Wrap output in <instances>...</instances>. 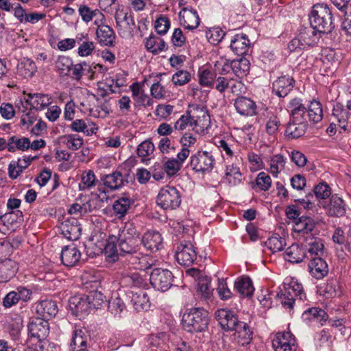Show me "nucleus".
<instances>
[{
    "label": "nucleus",
    "mask_w": 351,
    "mask_h": 351,
    "mask_svg": "<svg viewBox=\"0 0 351 351\" xmlns=\"http://www.w3.org/2000/svg\"><path fill=\"white\" fill-rule=\"evenodd\" d=\"M209 322L207 311L201 308H191L183 314L182 325L189 332H201L207 329Z\"/></svg>",
    "instance_id": "1"
},
{
    "label": "nucleus",
    "mask_w": 351,
    "mask_h": 351,
    "mask_svg": "<svg viewBox=\"0 0 351 351\" xmlns=\"http://www.w3.org/2000/svg\"><path fill=\"white\" fill-rule=\"evenodd\" d=\"M310 24L321 34L330 33L335 28L330 8L324 3L313 6L309 15Z\"/></svg>",
    "instance_id": "2"
},
{
    "label": "nucleus",
    "mask_w": 351,
    "mask_h": 351,
    "mask_svg": "<svg viewBox=\"0 0 351 351\" xmlns=\"http://www.w3.org/2000/svg\"><path fill=\"white\" fill-rule=\"evenodd\" d=\"M278 297L283 306L289 310L293 308L294 304H300L306 299L302 285L294 280L285 287L283 292L278 293Z\"/></svg>",
    "instance_id": "3"
},
{
    "label": "nucleus",
    "mask_w": 351,
    "mask_h": 351,
    "mask_svg": "<svg viewBox=\"0 0 351 351\" xmlns=\"http://www.w3.org/2000/svg\"><path fill=\"white\" fill-rule=\"evenodd\" d=\"M156 204L164 210H174L181 204V193L176 187L166 186L160 190Z\"/></svg>",
    "instance_id": "4"
},
{
    "label": "nucleus",
    "mask_w": 351,
    "mask_h": 351,
    "mask_svg": "<svg viewBox=\"0 0 351 351\" xmlns=\"http://www.w3.org/2000/svg\"><path fill=\"white\" fill-rule=\"evenodd\" d=\"M215 157L211 152L198 151L190 158L189 166L195 172H210L214 167Z\"/></svg>",
    "instance_id": "5"
},
{
    "label": "nucleus",
    "mask_w": 351,
    "mask_h": 351,
    "mask_svg": "<svg viewBox=\"0 0 351 351\" xmlns=\"http://www.w3.org/2000/svg\"><path fill=\"white\" fill-rule=\"evenodd\" d=\"M149 281L155 289L166 291L173 285V276L169 269L156 267L150 273Z\"/></svg>",
    "instance_id": "6"
},
{
    "label": "nucleus",
    "mask_w": 351,
    "mask_h": 351,
    "mask_svg": "<svg viewBox=\"0 0 351 351\" xmlns=\"http://www.w3.org/2000/svg\"><path fill=\"white\" fill-rule=\"evenodd\" d=\"M114 18L118 34L123 38L132 36L135 23L132 15L124 10L116 11Z\"/></svg>",
    "instance_id": "7"
},
{
    "label": "nucleus",
    "mask_w": 351,
    "mask_h": 351,
    "mask_svg": "<svg viewBox=\"0 0 351 351\" xmlns=\"http://www.w3.org/2000/svg\"><path fill=\"white\" fill-rule=\"evenodd\" d=\"M272 347L275 351H295L296 340L290 332H278L272 339Z\"/></svg>",
    "instance_id": "8"
},
{
    "label": "nucleus",
    "mask_w": 351,
    "mask_h": 351,
    "mask_svg": "<svg viewBox=\"0 0 351 351\" xmlns=\"http://www.w3.org/2000/svg\"><path fill=\"white\" fill-rule=\"evenodd\" d=\"M28 330L31 336L36 338L40 344L41 342L47 341L45 339L49 334V322L41 317H33L29 322Z\"/></svg>",
    "instance_id": "9"
},
{
    "label": "nucleus",
    "mask_w": 351,
    "mask_h": 351,
    "mask_svg": "<svg viewBox=\"0 0 351 351\" xmlns=\"http://www.w3.org/2000/svg\"><path fill=\"white\" fill-rule=\"evenodd\" d=\"M176 257L180 265L190 266L197 258V253L190 242L182 243L177 247Z\"/></svg>",
    "instance_id": "10"
},
{
    "label": "nucleus",
    "mask_w": 351,
    "mask_h": 351,
    "mask_svg": "<svg viewBox=\"0 0 351 351\" xmlns=\"http://www.w3.org/2000/svg\"><path fill=\"white\" fill-rule=\"evenodd\" d=\"M32 291L25 287H18L9 292L3 298V304L5 308H10L16 304L19 300L27 302L30 300Z\"/></svg>",
    "instance_id": "11"
},
{
    "label": "nucleus",
    "mask_w": 351,
    "mask_h": 351,
    "mask_svg": "<svg viewBox=\"0 0 351 351\" xmlns=\"http://www.w3.org/2000/svg\"><path fill=\"white\" fill-rule=\"evenodd\" d=\"M232 330L234 331L233 336L237 343L243 346L250 343L253 332L247 323L239 320Z\"/></svg>",
    "instance_id": "12"
},
{
    "label": "nucleus",
    "mask_w": 351,
    "mask_h": 351,
    "mask_svg": "<svg viewBox=\"0 0 351 351\" xmlns=\"http://www.w3.org/2000/svg\"><path fill=\"white\" fill-rule=\"evenodd\" d=\"M215 318L219 324L224 330H232L235 324L239 321L236 314L228 309L221 308L217 310L215 313Z\"/></svg>",
    "instance_id": "13"
},
{
    "label": "nucleus",
    "mask_w": 351,
    "mask_h": 351,
    "mask_svg": "<svg viewBox=\"0 0 351 351\" xmlns=\"http://www.w3.org/2000/svg\"><path fill=\"white\" fill-rule=\"evenodd\" d=\"M69 308L76 315H86L90 310V302L86 295H76L69 301Z\"/></svg>",
    "instance_id": "14"
},
{
    "label": "nucleus",
    "mask_w": 351,
    "mask_h": 351,
    "mask_svg": "<svg viewBox=\"0 0 351 351\" xmlns=\"http://www.w3.org/2000/svg\"><path fill=\"white\" fill-rule=\"evenodd\" d=\"M60 228L62 234L69 240L76 241L81 235L82 228L76 218L66 219L62 223Z\"/></svg>",
    "instance_id": "15"
},
{
    "label": "nucleus",
    "mask_w": 351,
    "mask_h": 351,
    "mask_svg": "<svg viewBox=\"0 0 351 351\" xmlns=\"http://www.w3.org/2000/svg\"><path fill=\"white\" fill-rule=\"evenodd\" d=\"M89 335L86 329L78 328L73 332L70 351H87Z\"/></svg>",
    "instance_id": "16"
},
{
    "label": "nucleus",
    "mask_w": 351,
    "mask_h": 351,
    "mask_svg": "<svg viewBox=\"0 0 351 351\" xmlns=\"http://www.w3.org/2000/svg\"><path fill=\"white\" fill-rule=\"evenodd\" d=\"M141 244L147 250L155 252L162 247V238L158 232L148 231L141 239Z\"/></svg>",
    "instance_id": "17"
},
{
    "label": "nucleus",
    "mask_w": 351,
    "mask_h": 351,
    "mask_svg": "<svg viewBox=\"0 0 351 351\" xmlns=\"http://www.w3.org/2000/svg\"><path fill=\"white\" fill-rule=\"evenodd\" d=\"M80 257L81 253L73 243L66 245L62 249V263L66 267L75 266L79 262Z\"/></svg>",
    "instance_id": "18"
},
{
    "label": "nucleus",
    "mask_w": 351,
    "mask_h": 351,
    "mask_svg": "<svg viewBox=\"0 0 351 351\" xmlns=\"http://www.w3.org/2000/svg\"><path fill=\"white\" fill-rule=\"evenodd\" d=\"M52 102L50 95L43 93H29L25 98V103L36 110H42Z\"/></svg>",
    "instance_id": "19"
},
{
    "label": "nucleus",
    "mask_w": 351,
    "mask_h": 351,
    "mask_svg": "<svg viewBox=\"0 0 351 351\" xmlns=\"http://www.w3.org/2000/svg\"><path fill=\"white\" fill-rule=\"evenodd\" d=\"M58 308L56 302L51 300H45L40 302L36 305L37 315L41 316L42 319L49 320L58 313Z\"/></svg>",
    "instance_id": "20"
},
{
    "label": "nucleus",
    "mask_w": 351,
    "mask_h": 351,
    "mask_svg": "<svg viewBox=\"0 0 351 351\" xmlns=\"http://www.w3.org/2000/svg\"><path fill=\"white\" fill-rule=\"evenodd\" d=\"M311 276L317 279H322L328 273V264L320 257H312L308 265Z\"/></svg>",
    "instance_id": "21"
},
{
    "label": "nucleus",
    "mask_w": 351,
    "mask_h": 351,
    "mask_svg": "<svg viewBox=\"0 0 351 351\" xmlns=\"http://www.w3.org/2000/svg\"><path fill=\"white\" fill-rule=\"evenodd\" d=\"M199 18L195 10L184 8L180 12V23L187 29H195L199 25Z\"/></svg>",
    "instance_id": "22"
},
{
    "label": "nucleus",
    "mask_w": 351,
    "mask_h": 351,
    "mask_svg": "<svg viewBox=\"0 0 351 351\" xmlns=\"http://www.w3.org/2000/svg\"><path fill=\"white\" fill-rule=\"evenodd\" d=\"M295 80L289 76L278 77L273 83V91L280 97H285L293 89Z\"/></svg>",
    "instance_id": "23"
},
{
    "label": "nucleus",
    "mask_w": 351,
    "mask_h": 351,
    "mask_svg": "<svg viewBox=\"0 0 351 351\" xmlns=\"http://www.w3.org/2000/svg\"><path fill=\"white\" fill-rule=\"evenodd\" d=\"M234 107L238 113L243 116H254L256 114V105L246 97H239L234 101Z\"/></svg>",
    "instance_id": "24"
},
{
    "label": "nucleus",
    "mask_w": 351,
    "mask_h": 351,
    "mask_svg": "<svg viewBox=\"0 0 351 351\" xmlns=\"http://www.w3.org/2000/svg\"><path fill=\"white\" fill-rule=\"evenodd\" d=\"M118 247L120 256L128 259L139 251L141 239H118Z\"/></svg>",
    "instance_id": "25"
},
{
    "label": "nucleus",
    "mask_w": 351,
    "mask_h": 351,
    "mask_svg": "<svg viewBox=\"0 0 351 351\" xmlns=\"http://www.w3.org/2000/svg\"><path fill=\"white\" fill-rule=\"evenodd\" d=\"M351 112L346 109L340 104L334 106L332 112L330 116V120H333L337 123L341 129L346 130L348 125V121L350 118Z\"/></svg>",
    "instance_id": "26"
},
{
    "label": "nucleus",
    "mask_w": 351,
    "mask_h": 351,
    "mask_svg": "<svg viewBox=\"0 0 351 351\" xmlns=\"http://www.w3.org/2000/svg\"><path fill=\"white\" fill-rule=\"evenodd\" d=\"M288 108L291 112L290 119L300 122H306L305 116L306 108L302 104L301 99L294 98L291 99L288 105Z\"/></svg>",
    "instance_id": "27"
},
{
    "label": "nucleus",
    "mask_w": 351,
    "mask_h": 351,
    "mask_svg": "<svg viewBox=\"0 0 351 351\" xmlns=\"http://www.w3.org/2000/svg\"><path fill=\"white\" fill-rule=\"evenodd\" d=\"M250 47V40L247 35L244 34H236L231 40L230 48L232 51L238 56L247 53Z\"/></svg>",
    "instance_id": "28"
},
{
    "label": "nucleus",
    "mask_w": 351,
    "mask_h": 351,
    "mask_svg": "<svg viewBox=\"0 0 351 351\" xmlns=\"http://www.w3.org/2000/svg\"><path fill=\"white\" fill-rule=\"evenodd\" d=\"M326 209L328 215L337 217L343 216L346 210L344 201L337 195H332Z\"/></svg>",
    "instance_id": "29"
},
{
    "label": "nucleus",
    "mask_w": 351,
    "mask_h": 351,
    "mask_svg": "<svg viewBox=\"0 0 351 351\" xmlns=\"http://www.w3.org/2000/svg\"><path fill=\"white\" fill-rule=\"evenodd\" d=\"M302 318L306 323L315 322L319 323L320 326H323L324 322L328 319V315L324 310L317 307H313L304 311Z\"/></svg>",
    "instance_id": "30"
},
{
    "label": "nucleus",
    "mask_w": 351,
    "mask_h": 351,
    "mask_svg": "<svg viewBox=\"0 0 351 351\" xmlns=\"http://www.w3.org/2000/svg\"><path fill=\"white\" fill-rule=\"evenodd\" d=\"M298 35L303 42V45L307 47L314 45L319 41L321 33L311 25L309 27H302Z\"/></svg>",
    "instance_id": "31"
},
{
    "label": "nucleus",
    "mask_w": 351,
    "mask_h": 351,
    "mask_svg": "<svg viewBox=\"0 0 351 351\" xmlns=\"http://www.w3.org/2000/svg\"><path fill=\"white\" fill-rule=\"evenodd\" d=\"M187 158L186 151L179 152L176 158L169 159L164 165L165 172L169 176H174L181 169L182 165Z\"/></svg>",
    "instance_id": "32"
},
{
    "label": "nucleus",
    "mask_w": 351,
    "mask_h": 351,
    "mask_svg": "<svg viewBox=\"0 0 351 351\" xmlns=\"http://www.w3.org/2000/svg\"><path fill=\"white\" fill-rule=\"evenodd\" d=\"M130 264L136 265L139 269L147 270L156 265L157 261L148 255H143L138 252L128 258Z\"/></svg>",
    "instance_id": "33"
},
{
    "label": "nucleus",
    "mask_w": 351,
    "mask_h": 351,
    "mask_svg": "<svg viewBox=\"0 0 351 351\" xmlns=\"http://www.w3.org/2000/svg\"><path fill=\"white\" fill-rule=\"evenodd\" d=\"M306 122H300L290 119L287 125L285 134L289 139L299 138L305 134Z\"/></svg>",
    "instance_id": "34"
},
{
    "label": "nucleus",
    "mask_w": 351,
    "mask_h": 351,
    "mask_svg": "<svg viewBox=\"0 0 351 351\" xmlns=\"http://www.w3.org/2000/svg\"><path fill=\"white\" fill-rule=\"evenodd\" d=\"M129 297L131 304L137 311H146L149 307V298L145 291L142 290L136 292L131 291Z\"/></svg>",
    "instance_id": "35"
},
{
    "label": "nucleus",
    "mask_w": 351,
    "mask_h": 351,
    "mask_svg": "<svg viewBox=\"0 0 351 351\" xmlns=\"http://www.w3.org/2000/svg\"><path fill=\"white\" fill-rule=\"evenodd\" d=\"M97 37L99 43L106 46H112L115 39V34L113 29L108 25L100 26L97 25Z\"/></svg>",
    "instance_id": "36"
},
{
    "label": "nucleus",
    "mask_w": 351,
    "mask_h": 351,
    "mask_svg": "<svg viewBox=\"0 0 351 351\" xmlns=\"http://www.w3.org/2000/svg\"><path fill=\"white\" fill-rule=\"evenodd\" d=\"M16 271V263L11 259L0 262V282L8 281L15 275Z\"/></svg>",
    "instance_id": "37"
},
{
    "label": "nucleus",
    "mask_w": 351,
    "mask_h": 351,
    "mask_svg": "<svg viewBox=\"0 0 351 351\" xmlns=\"http://www.w3.org/2000/svg\"><path fill=\"white\" fill-rule=\"evenodd\" d=\"M79 14L82 17V19L85 23L91 21L93 19L95 20V24L97 25L98 21H101L104 16L99 10H91L88 6L86 5H81L79 7Z\"/></svg>",
    "instance_id": "38"
},
{
    "label": "nucleus",
    "mask_w": 351,
    "mask_h": 351,
    "mask_svg": "<svg viewBox=\"0 0 351 351\" xmlns=\"http://www.w3.org/2000/svg\"><path fill=\"white\" fill-rule=\"evenodd\" d=\"M315 227V221L312 217L302 215L295 222L293 230L295 232L306 234L311 232Z\"/></svg>",
    "instance_id": "39"
},
{
    "label": "nucleus",
    "mask_w": 351,
    "mask_h": 351,
    "mask_svg": "<svg viewBox=\"0 0 351 351\" xmlns=\"http://www.w3.org/2000/svg\"><path fill=\"white\" fill-rule=\"evenodd\" d=\"M76 41L79 45L77 53L81 57L90 56L95 50V43L88 39L87 35L78 34L76 36Z\"/></svg>",
    "instance_id": "40"
},
{
    "label": "nucleus",
    "mask_w": 351,
    "mask_h": 351,
    "mask_svg": "<svg viewBox=\"0 0 351 351\" xmlns=\"http://www.w3.org/2000/svg\"><path fill=\"white\" fill-rule=\"evenodd\" d=\"M102 181L108 188L111 190H117L123 185L125 180L122 173L117 170L112 173L103 176Z\"/></svg>",
    "instance_id": "41"
},
{
    "label": "nucleus",
    "mask_w": 351,
    "mask_h": 351,
    "mask_svg": "<svg viewBox=\"0 0 351 351\" xmlns=\"http://www.w3.org/2000/svg\"><path fill=\"white\" fill-rule=\"evenodd\" d=\"M285 259L293 263H298L307 256L306 251L298 244H293L285 251Z\"/></svg>",
    "instance_id": "42"
},
{
    "label": "nucleus",
    "mask_w": 351,
    "mask_h": 351,
    "mask_svg": "<svg viewBox=\"0 0 351 351\" xmlns=\"http://www.w3.org/2000/svg\"><path fill=\"white\" fill-rule=\"evenodd\" d=\"M234 289L243 297L251 296L254 291L252 280L247 276L238 278L234 282Z\"/></svg>",
    "instance_id": "43"
},
{
    "label": "nucleus",
    "mask_w": 351,
    "mask_h": 351,
    "mask_svg": "<svg viewBox=\"0 0 351 351\" xmlns=\"http://www.w3.org/2000/svg\"><path fill=\"white\" fill-rule=\"evenodd\" d=\"M145 45L148 51L154 54H158L165 49V42L161 38L151 34L146 38Z\"/></svg>",
    "instance_id": "44"
},
{
    "label": "nucleus",
    "mask_w": 351,
    "mask_h": 351,
    "mask_svg": "<svg viewBox=\"0 0 351 351\" xmlns=\"http://www.w3.org/2000/svg\"><path fill=\"white\" fill-rule=\"evenodd\" d=\"M307 113L308 119L311 123H319L323 119V109L320 101L315 99L311 101Z\"/></svg>",
    "instance_id": "45"
},
{
    "label": "nucleus",
    "mask_w": 351,
    "mask_h": 351,
    "mask_svg": "<svg viewBox=\"0 0 351 351\" xmlns=\"http://www.w3.org/2000/svg\"><path fill=\"white\" fill-rule=\"evenodd\" d=\"M121 283L126 287H141L145 285L143 276L136 271L125 273L121 279Z\"/></svg>",
    "instance_id": "46"
},
{
    "label": "nucleus",
    "mask_w": 351,
    "mask_h": 351,
    "mask_svg": "<svg viewBox=\"0 0 351 351\" xmlns=\"http://www.w3.org/2000/svg\"><path fill=\"white\" fill-rule=\"evenodd\" d=\"M30 140L27 137L13 136L8 139V151L14 152L16 149L25 151L29 148Z\"/></svg>",
    "instance_id": "47"
},
{
    "label": "nucleus",
    "mask_w": 351,
    "mask_h": 351,
    "mask_svg": "<svg viewBox=\"0 0 351 351\" xmlns=\"http://www.w3.org/2000/svg\"><path fill=\"white\" fill-rule=\"evenodd\" d=\"M306 247L308 251L306 257L310 259L312 257H319L323 254L324 244L318 238H310L309 241L306 240Z\"/></svg>",
    "instance_id": "48"
},
{
    "label": "nucleus",
    "mask_w": 351,
    "mask_h": 351,
    "mask_svg": "<svg viewBox=\"0 0 351 351\" xmlns=\"http://www.w3.org/2000/svg\"><path fill=\"white\" fill-rule=\"evenodd\" d=\"M224 179L231 186L239 184L243 179L239 168L234 165H228Z\"/></svg>",
    "instance_id": "49"
},
{
    "label": "nucleus",
    "mask_w": 351,
    "mask_h": 351,
    "mask_svg": "<svg viewBox=\"0 0 351 351\" xmlns=\"http://www.w3.org/2000/svg\"><path fill=\"white\" fill-rule=\"evenodd\" d=\"M19 74L25 78L31 77L37 71L35 62L29 58H23L18 65Z\"/></svg>",
    "instance_id": "50"
},
{
    "label": "nucleus",
    "mask_w": 351,
    "mask_h": 351,
    "mask_svg": "<svg viewBox=\"0 0 351 351\" xmlns=\"http://www.w3.org/2000/svg\"><path fill=\"white\" fill-rule=\"evenodd\" d=\"M61 142L69 149L77 150L83 145V138L78 134H66L61 137Z\"/></svg>",
    "instance_id": "51"
},
{
    "label": "nucleus",
    "mask_w": 351,
    "mask_h": 351,
    "mask_svg": "<svg viewBox=\"0 0 351 351\" xmlns=\"http://www.w3.org/2000/svg\"><path fill=\"white\" fill-rule=\"evenodd\" d=\"M72 66L73 61L68 56H60L56 62V68L60 76L69 75Z\"/></svg>",
    "instance_id": "52"
},
{
    "label": "nucleus",
    "mask_w": 351,
    "mask_h": 351,
    "mask_svg": "<svg viewBox=\"0 0 351 351\" xmlns=\"http://www.w3.org/2000/svg\"><path fill=\"white\" fill-rule=\"evenodd\" d=\"M197 120L195 117L192 116L189 111H186L175 123L174 128L176 130H183L187 126H197Z\"/></svg>",
    "instance_id": "53"
},
{
    "label": "nucleus",
    "mask_w": 351,
    "mask_h": 351,
    "mask_svg": "<svg viewBox=\"0 0 351 351\" xmlns=\"http://www.w3.org/2000/svg\"><path fill=\"white\" fill-rule=\"evenodd\" d=\"M118 239H141L140 233L132 223H126L119 231Z\"/></svg>",
    "instance_id": "54"
},
{
    "label": "nucleus",
    "mask_w": 351,
    "mask_h": 351,
    "mask_svg": "<svg viewBox=\"0 0 351 351\" xmlns=\"http://www.w3.org/2000/svg\"><path fill=\"white\" fill-rule=\"evenodd\" d=\"M21 106H17L19 111L21 112L23 114L21 118V123L23 126H29L32 125L36 120V112L29 108L27 109L24 105L23 101H21Z\"/></svg>",
    "instance_id": "55"
},
{
    "label": "nucleus",
    "mask_w": 351,
    "mask_h": 351,
    "mask_svg": "<svg viewBox=\"0 0 351 351\" xmlns=\"http://www.w3.org/2000/svg\"><path fill=\"white\" fill-rule=\"evenodd\" d=\"M265 245L272 253H275L282 250L286 243L282 237L276 234L269 237L265 242Z\"/></svg>",
    "instance_id": "56"
},
{
    "label": "nucleus",
    "mask_w": 351,
    "mask_h": 351,
    "mask_svg": "<svg viewBox=\"0 0 351 351\" xmlns=\"http://www.w3.org/2000/svg\"><path fill=\"white\" fill-rule=\"evenodd\" d=\"M199 82L204 87H213L216 75L208 69H199L198 71Z\"/></svg>",
    "instance_id": "57"
},
{
    "label": "nucleus",
    "mask_w": 351,
    "mask_h": 351,
    "mask_svg": "<svg viewBox=\"0 0 351 351\" xmlns=\"http://www.w3.org/2000/svg\"><path fill=\"white\" fill-rule=\"evenodd\" d=\"M286 161L283 156L277 154L274 156L269 161V171L275 177L282 171L285 165Z\"/></svg>",
    "instance_id": "58"
},
{
    "label": "nucleus",
    "mask_w": 351,
    "mask_h": 351,
    "mask_svg": "<svg viewBox=\"0 0 351 351\" xmlns=\"http://www.w3.org/2000/svg\"><path fill=\"white\" fill-rule=\"evenodd\" d=\"M231 68L237 76L246 75L250 71V63L246 59L233 60L231 62Z\"/></svg>",
    "instance_id": "59"
},
{
    "label": "nucleus",
    "mask_w": 351,
    "mask_h": 351,
    "mask_svg": "<svg viewBox=\"0 0 351 351\" xmlns=\"http://www.w3.org/2000/svg\"><path fill=\"white\" fill-rule=\"evenodd\" d=\"M131 201L128 197H123L117 199L113 204V210L117 215L124 216L130 208Z\"/></svg>",
    "instance_id": "60"
},
{
    "label": "nucleus",
    "mask_w": 351,
    "mask_h": 351,
    "mask_svg": "<svg viewBox=\"0 0 351 351\" xmlns=\"http://www.w3.org/2000/svg\"><path fill=\"white\" fill-rule=\"evenodd\" d=\"M96 178L92 170L84 171L81 176L80 188L82 190L90 189L95 185Z\"/></svg>",
    "instance_id": "61"
},
{
    "label": "nucleus",
    "mask_w": 351,
    "mask_h": 351,
    "mask_svg": "<svg viewBox=\"0 0 351 351\" xmlns=\"http://www.w3.org/2000/svg\"><path fill=\"white\" fill-rule=\"evenodd\" d=\"M86 296L90 302V309L99 308L106 301L105 296L99 291H91Z\"/></svg>",
    "instance_id": "62"
},
{
    "label": "nucleus",
    "mask_w": 351,
    "mask_h": 351,
    "mask_svg": "<svg viewBox=\"0 0 351 351\" xmlns=\"http://www.w3.org/2000/svg\"><path fill=\"white\" fill-rule=\"evenodd\" d=\"M154 27L158 34H165L170 27V21L168 17L160 15L155 21Z\"/></svg>",
    "instance_id": "63"
},
{
    "label": "nucleus",
    "mask_w": 351,
    "mask_h": 351,
    "mask_svg": "<svg viewBox=\"0 0 351 351\" xmlns=\"http://www.w3.org/2000/svg\"><path fill=\"white\" fill-rule=\"evenodd\" d=\"M225 35V32L219 27H213L206 32V38L208 42L213 45L221 41Z\"/></svg>",
    "instance_id": "64"
}]
</instances>
